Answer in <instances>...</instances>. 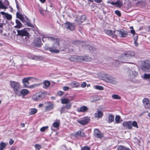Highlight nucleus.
Returning a JSON list of instances; mask_svg holds the SVG:
<instances>
[{"label": "nucleus", "mask_w": 150, "mask_h": 150, "mask_svg": "<svg viewBox=\"0 0 150 150\" xmlns=\"http://www.w3.org/2000/svg\"><path fill=\"white\" fill-rule=\"evenodd\" d=\"M116 32L117 35L121 37H126L127 36V34L126 31L117 30Z\"/></svg>", "instance_id": "13"}, {"label": "nucleus", "mask_w": 150, "mask_h": 150, "mask_svg": "<svg viewBox=\"0 0 150 150\" xmlns=\"http://www.w3.org/2000/svg\"><path fill=\"white\" fill-rule=\"evenodd\" d=\"M16 22L17 24V25L14 26V27L16 28H19V20H16Z\"/></svg>", "instance_id": "57"}, {"label": "nucleus", "mask_w": 150, "mask_h": 150, "mask_svg": "<svg viewBox=\"0 0 150 150\" xmlns=\"http://www.w3.org/2000/svg\"><path fill=\"white\" fill-rule=\"evenodd\" d=\"M30 58L31 59H38V56H34L33 55H32Z\"/></svg>", "instance_id": "52"}, {"label": "nucleus", "mask_w": 150, "mask_h": 150, "mask_svg": "<svg viewBox=\"0 0 150 150\" xmlns=\"http://www.w3.org/2000/svg\"><path fill=\"white\" fill-rule=\"evenodd\" d=\"M131 125L132 127V126H133L134 127H136L137 128H138V127L137 125V123L135 121H134L132 123L131 122Z\"/></svg>", "instance_id": "43"}, {"label": "nucleus", "mask_w": 150, "mask_h": 150, "mask_svg": "<svg viewBox=\"0 0 150 150\" xmlns=\"http://www.w3.org/2000/svg\"><path fill=\"white\" fill-rule=\"evenodd\" d=\"M44 85L45 87L43 86V87L44 88H46L47 87L49 86L50 85V82L49 81H45L44 82Z\"/></svg>", "instance_id": "39"}, {"label": "nucleus", "mask_w": 150, "mask_h": 150, "mask_svg": "<svg viewBox=\"0 0 150 150\" xmlns=\"http://www.w3.org/2000/svg\"><path fill=\"white\" fill-rule=\"evenodd\" d=\"M103 115V113L100 111H98L95 114V116L96 117H101Z\"/></svg>", "instance_id": "24"}, {"label": "nucleus", "mask_w": 150, "mask_h": 150, "mask_svg": "<svg viewBox=\"0 0 150 150\" xmlns=\"http://www.w3.org/2000/svg\"><path fill=\"white\" fill-rule=\"evenodd\" d=\"M60 111L61 114L67 112L66 109L64 105H63Z\"/></svg>", "instance_id": "38"}, {"label": "nucleus", "mask_w": 150, "mask_h": 150, "mask_svg": "<svg viewBox=\"0 0 150 150\" xmlns=\"http://www.w3.org/2000/svg\"><path fill=\"white\" fill-rule=\"evenodd\" d=\"M77 62H81L83 61L84 56H77Z\"/></svg>", "instance_id": "37"}, {"label": "nucleus", "mask_w": 150, "mask_h": 150, "mask_svg": "<svg viewBox=\"0 0 150 150\" xmlns=\"http://www.w3.org/2000/svg\"><path fill=\"white\" fill-rule=\"evenodd\" d=\"M39 11L41 14H42L43 15H44L43 11L42 9L40 10Z\"/></svg>", "instance_id": "64"}, {"label": "nucleus", "mask_w": 150, "mask_h": 150, "mask_svg": "<svg viewBox=\"0 0 150 150\" xmlns=\"http://www.w3.org/2000/svg\"><path fill=\"white\" fill-rule=\"evenodd\" d=\"M71 105L70 103L67 104L65 106H64L65 107L66 109L69 110L71 108Z\"/></svg>", "instance_id": "45"}, {"label": "nucleus", "mask_w": 150, "mask_h": 150, "mask_svg": "<svg viewBox=\"0 0 150 150\" xmlns=\"http://www.w3.org/2000/svg\"><path fill=\"white\" fill-rule=\"evenodd\" d=\"M34 33L35 35H34V36H36L37 35H39L40 34L38 30H33Z\"/></svg>", "instance_id": "51"}, {"label": "nucleus", "mask_w": 150, "mask_h": 150, "mask_svg": "<svg viewBox=\"0 0 150 150\" xmlns=\"http://www.w3.org/2000/svg\"><path fill=\"white\" fill-rule=\"evenodd\" d=\"M127 75L128 79L131 80L137 76L138 73L134 69H129L127 71Z\"/></svg>", "instance_id": "4"}, {"label": "nucleus", "mask_w": 150, "mask_h": 150, "mask_svg": "<svg viewBox=\"0 0 150 150\" xmlns=\"http://www.w3.org/2000/svg\"><path fill=\"white\" fill-rule=\"evenodd\" d=\"M69 88V87L67 86H64L63 87V89L64 91L68 90Z\"/></svg>", "instance_id": "59"}, {"label": "nucleus", "mask_w": 150, "mask_h": 150, "mask_svg": "<svg viewBox=\"0 0 150 150\" xmlns=\"http://www.w3.org/2000/svg\"><path fill=\"white\" fill-rule=\"evenodd\" d=\"M117 150H130L128 147L122 145L119 146L117 148Z\"/></svg>", "instance_id": "23"}, {"label": "nucleus", "mask_w": 150, "mask_h": 150, "mask_svg": "<svg viewBox=\"0 0 150 150\" xmlns=\"http://www.w3.org/2000/svg\"><path fill=\"white\" fill-rule=\"evenodd\" d=\"M88 110V108L85 106H83L81 107L78 110L79 112H83L86 111Z\"/></svg>", "instance_id": "22"}, {"label": "nucleus", "mask_w": 150, "mask_h": 150, "mask_svg": "<svg viewBox=\"0 0 150 150\" xmlns=\"http://www.w3.org/2000/svg\"><path fill=\"white\" fill-rule=\"evenodd\" d=\"M86 18V16L85 15H82L79 18H77L76 21L78 24H80L84 21Z\"/></svg>", "instance_id": "17"}, {"label": "nucleus", "mask_w": 150, "mask_h": 150, "mask_svg": "<svg viewBox=\"0 0 150 150\" xmlns=\"http://www.w3.org/2000/svg\"><path fill=\"white\" fill-rule=\"evenodd\" d=\"M130 33L133 35H135V33L134 30L133 29L131 30Z\"/></svg>", "instance_id": "60"}, {"label": "nucleus", "mask_w": 150, "mask_h": 150, "mask_svg": "<svg viewBox=\"0 0 150 150\" xmlns=\"http://www.w3.org/2000/svg\"><path fill=\"white\" fill-rule=\"evenodd\" d=\"M90 148L88 146H84L82 148L81 150H90Z\"/></svg>", "instance_id": "47"}, {"label": "nucleus", "mask_w": 150, "mask_h": 150, "mask_svg": "<svg viewBox=\"0 0 150 150\" xmlns=\"http://www.w3.org/2000/svg\"><path fill=\"white\" fill-rule=\"evenodd\" d=\"M44 104L45 106V110L46 111L52 110L54 107L53 105L49 102H45Z\"/></svg>", "instance_id": "11"}, {"label": "nucleus", "mask_w": 150, "mask_h": 150, "mask_svg": "<svg viewBox=\"0 0 150 150\" xmlns=\"http://www.w3.org/2000/svg\"><path fill=\"white\" fill-rule=\"evenodd\" d=\"M88 49L92 51H94L95 50V48L91 46H89Z\"/></svg>", "instance_id": "53"}, {"label": "nucleus", "mask_w": 150, "mask_h": 150, "mask_svg": "<svg viewBox=\"0 0 150 150\" xmlns=\"http://www.w3.org/2000/svg\"><path fill=\"white\" fill-rule=\"evenodd\" d=\"M31 78H32V77L24 78L22 79V82L23 84V86L24 87L28 88L29 86L28 85L29 84L28 81L30 80V79Z\"/></svg>", "instance_id": "14"}, {"label": "nucleus", "mask_w": 150, "mask_h": 150, "mask_svg": "<svg viewBox=\"0 0 150 150\" xmlns=\"http://www.w3.org/2000/svg\"><path fill=\"white\" fill-rule=\"evenodd\" d=\"M66 28L68 30L72 31L75 29V25L74 23L67 22L64 24Z\"/></svg>", "instance_id": "9"}, {"label": "nucleus", "mask_w": 150, "mask_h": 150, "mask_svg": "<svg viewBox=\"0 0 150 150\" xmlns=\"http://www.w3.org/2000/svg\"><path fill=\"white\" fill-rule=\"evenodd\" d=\"M95 88L96 89L99 90H103V87L101 86L96 85L95 86Z\"/></svg>", "instance_id": "41"}, {"label": "nucleus", "mask_w": 150, "mask_h": 150, "mask_svg": "<svg viewBox=\"0 0 150 150\" xmlns=\"http://www.w3.org/2000/svg\"><path fill=\"white\" fill-rule=\"evenodd\" d=\"M108 123H110L113 122L114 120V117L112 115H110L108 117Z\"/></svg>", "instance_id": "33"}, {"label": "nucleus", "mask_w": 150, "mask_h": 150, "mask_svg": "<svg viewBox=\"0 0 150 150\" xmlns=\"http://www.w3.org/2000/svg\"><path fill=\"white\" fill-rule=\"evenodd\" d=\"M53 125L54 127L57 128L59 126V123L58 122H54L53 123Z\"/></svg>", "instance_id": "44"}, {"label": "nucleus", "mask_w": 150, "mask_h": 150, "mask_svg": "<svg viewBox=\"0 0 150 150\" xmlns=\"http://www.w3.org/2000/svg\"><path fill=\"white\" fill-rule=\"evenodd\" d=\"M35 147L36 149H37L38 150H39L41 148V145L38 144H35Z\"/></svg>", "instance_id": "48"}, {"label": "nucleus", "mask_w": 150, "mask_h": 150, "mask_svg": "<svg viewBox=\"0 0 150 150\" xmlns=\"http://www.w3.org/2000/svg\"><path fill=\"white\" fill-rule=\"evenodd\" d=\"M33 42L35 46L40 47L41 45V38L39 37H37L34 39Z\"/></svg>", "instance_id": "16"}, {"label": "nucleus", "mask_w": 150, "mask_h": 150, "mask_svg": "<svg viewBox=\"0 0 150 150\" xmlns=\"http://www.w3.org/2000/svg\"><path fill=\"white\" fill-rule=\"evenodd\" d=\"M112 97L114 99H121L120 97L117 95L114 94L112 95Z\"/></svg>", "instance_id": "40"}, {"label": "nucleus", "mask_w": 150, "mask_h": 150, "mask_svg": "<svg viewBox=\"0 0 150 150\" xmlns=\"http://www.w3.org/2000/svg\"><path fill=\"white\" fill-rule=\"evenodd\" d=\"M83 58V61L86 62H90L91 59L90 57L86 56H84Z\"/></svg>", "instance_id": "35"}, {"label": "nucleus", "mask_w": 150, "mask_h": 150, "mask_svg": "<svg viewBox=\"0 0 150 150\" xmlns=\"http://www.w3.org/2000/svg\"><path fill=\"white\" fill-rule=\"evenodd\" d=\"M69 97L70 98V101L73 100H74V99L75 98V96H69Z\"/></svg>", "instance_id": "55"}, {"label": "nucleus", "mask_w": 150, "mask_h": 150, "mask_svg": "<svg viewBox=\"0 0 150 150\" xmlns=\"http://www.w3.org/2000/svg\"><path fill=\"white\" fill-rule=\"evenodd\" d=\"M21 93L22 95L26 96L29 93V91L27 89H25L22 90Z\"/></svg>", "instance_id": "28"}, {"label": "nucleus", "mask_w": 150, "mask_h": 150, "mask_svg": "<svg viewBox=\"0 0 150 150\" xmlns=\"http://www.w3.org/2000/svg\"><path fill=\"white\" fill-rule=\"evenodd\" d=\"M6 144L4 142H1L0 144V150H3L6 147Z\"/></svg>", "instance_id": "34"}, {"label": "nucleus", "mask_w": 150, "mask_h": 150, "mask_svg": "<svg viewBox=\"0 0 150 150\" xmlns=\"http://www.w3.org/2000/svg\"><path fill=\"white\" fill-rule=\"evenodd\" d=\"M13 33L14 34V36L15 37V39L16 40L15 38L16 37L17 40H18V36L19 35V30L18 29H15L13 31Z\"/></svg>", "instance_id": "29"}, {"label": "nucleus", "mask_w": 150, "mask_h": 150, "mask_svg": "<svg viewBox=\"0 0 150 150\" xmlns=\"http://www.w3.org/2000/svg\"><path fill=\"white\" fill-rule=\"evenodd\" d=\"M85 135L84 133L80 130L78 131L75 134V136L83 137Z\"/></svg>", "instance_id": "25"}, {"label": "nucleus", "mask_w": 150, "mask_h": 150, "mask_svg": "<svg viewBox=\"0 0 150 150\" xmlns=\"http://www.w3.org/2000/svg\"><path fill=\"white\" fill-rule=\"evenodd\" d=\"M0 8L1 9H6L7 8L4 5L2 4V2L0 0Z\"/></svg>", "instance_id": "46"}, {"label": "nucleus", "mask_w": 150, "mask_h": 150, "mask_svg": "<svg viewBox=\"0 0 150 150\" xmlns=\"http://www.w3.org/2000/svg\"><path fill=\"white\" fill-rule=\"evenodd\" d=\"M143 105L146 108H150V104L149 100L147 98H144L142 100Z\"/></svg>", "instance_id": "15"}, {"label": "nucleus", "mask_w": 150, "mask_h": 150, "mask_svg": "<svg viewBox=\"0 0 150 150\" xmlns=\"http://www.w3.org/2000/svg\"><path fill=\"white\" fill-rule=\"evenodd\" d=\"M30 115H33L36 113L37 112V110L35 108H31L30 109Z\"/></svg>", "instance_id": "32"}, {"label": "nucleus", "mask_w": 150, "mask_h": 150, "mask_svg": "<svg viewBox=\"0 0 150 150\" xmlns=\"http://www.w3.org/2000/svg\"><path fill=\"white\" fill-rule=\"evenodd\" d=\"M10 85L11 87L13 89L15 93L18 95L19 93V84L15 81H10Z\"/></svg>", "instance_id": "6"}, {"label": "nucleus", "mask_w": 150, "mask_h": 150, "mask_svg": "<svg viewBox=\"0 0 150 150\" xmlns=\"http://www.w3.org/2000/svg\"><path fill=\"white\" fill-rule=\"evenodd\" d=\"M134 52L132 51L125 52L121 54L120 59L123 60L126 59L127 58H130L134 56Z\"/></svg>", "instance_id": "5"}, {"label": "nucleus", "mask_w": 150, "mask_h": 150, "mask_svg": "<svg viewBox=\"0 0 150 150\" xmlns=\"http://www.w3.org/2000/svg\"><path fill=\"white\" fill-rule=\"evenodd\" d=\"M64 94V92L62 91H60L58 92L57 94L59 96H62Z\"/></svg>", "instance_id": "58"}, {"label": "nucleus", "mask_w": 150, "mask_h": 150, "mask_svg": "<svg viewBox=\"0 0 150 150\" xmlns=\"http://www.w3.org/2000/svg\"><path fill=\"white\" fill-rule=\"evenodd\" d=\"M123 5V3L122 1L120 0H117L115 2V6L117 7H120Z\"/></svg>", "instance_id": "26"}, {"label": "nucleus", "mask_w": 150, "mask_h": 150, "mask_svg": "<svg viewBox=\"0 0 150 150\" xmlns=\"http://www.w3.org/2000/svg\"><path fill=\"white\" fill-rule=\"evenodd\" d=\"M42 93L41 92H38L33 94L32 96V99L35 101H38L42 99Z\"/></svg>", "instance_id": "8"}, {"label": "nucleus", "mask_w": 150, "mask_h": 150, "mask_svg": "<svg viewBox=\"0 0 150 150\" xmlns=\"http://www.w3.org/2000/svg\"><path fill=\"white\" fill-rule=\"evenodd\" d=\"M40 84H35L31 85L29 86L28 88H35L36 87H37L39 86L40 85Z\"/></svg>", "instance_id": "36"}, {"label": "nucleus", "mask_w": 150, "mask_h": 150, "mask_svg": "<svg viewBox=\"0 0 150 150\" xmlns=\"http://www.w3.org/2000/svg\"><path fill=\"white\" fill-rule=\"evenodd\" d=\"M77 56H71L69 57V59L71 61L77 62Z\"/></svg>", "instance_id": "27"}, {"label": "nucleus", "mask_w": 150, "mask_h": 150, "mask_svg": "<svg viewBox=\"0 0 150 150\" xmlns=\"http://www.w3.org/2000/svg\"><path fill=\"white\" fill-rule=\"evenodd\" d=\"M0 13L4 16V17H5L8 20H11L12 18V16L8 13H5V12L2 11L0 12Z\"/></svg>", "instance_id": "20"}, {"label": "nucleus", "mask_w": 150, "mask_h": 150, "mask_svg": "<svg viewBox=\"0 0 150 150\" xmlns=\"http://www.w3.org/2000/svg\"><path fill=\"white\" fill-rule=\"evenodd\" d=\"M120 117L119 116L117 115L115 118V123H119Z\"/></svg>", "instance_id": "42"}, {"label": "nucleus", "mask_w": 150, "mask_h": 150, "mask_svg": "<svg viewBox=\"0 0 150 150\" xmlns=\"http://www.w3.org/2000/svg\"><path fill=\"white\" fill-rule=\"evenodd\" d=\"M115 13L118 16H120L121 15V13L120 12L116 10L115 11Z\"/></svg>", "instance_id": "54"}, {"label": "nucleus", "mask_w": 150, "mask_h": 150, "mask_svg": "<svg viewBox=\"0 0 150 150\" xmlns=\"http://www.w3.org/2000/svg\"><path fill=\"white\" fill-rule=\"evenodd\" d=\"M19 28H22V27H24V26H23V24H22L21 23V22H20L19 21Z\"/></svg>", "instance_id": "62"}, {"label": "nucleus", "mask_w": 150, "mask_h": 150, "mask_svg": "<svg viewBox=\"0 0 150 150\" xmlns=\"http://www.w3.org/2000/svg\"><path fill=\"white\" fill-rule=\"evenodd\" d=\"M19 16V20L23 23L24 25H27L28 26L33 27V25L30 23V20L25 15L20 13V11Z\"/></svg>", "instance_id": "3"}, {"label": "nucleus", "mask_w": 150, "mask_h": 150, "mask_svg": "<svg viewBox=\"0 0 150 150\" xmlns=\"http://www.w3.org/2000/svg\"><path fill=\"white\" fill-rule=\"evenodd\" d=\"M71 86L73 87H78L79 86V83L76 81H73L70 84Z\"/></svg>", "instance_id": "21"}, {"label": "nucleus", "mask_w": 150, "mask_h": 150, "mask_svg": "<svg viewBox=\"0 0 150 150\" xmlns=\"http://www.w3.org/2000/svg\"><path fill=\"white\" fill-rule=\"evenodd\" d=\"M70 101V100L68 98H64L61 99V102L62 104H67Z\"/></svg>", "instance_id": "31"}, {"label": "nucleus", "mask_w": 150, "mask_h": 150, "mask_svg": "<svg viewBox=\"0 0 150 150\" xmlns=\"http://www.w3.org/2000/svg\"><path fill=\"white\" fill-rule=\"evenodd\" d=\"M44 106V104H40L38 105L39 107H42Z\"/></svg>", "instance_id": "63"}, {"label": "nucleus", "mask_w": 150, "mask_h": 150, "mask_svg": "<svg viewBox=\"0 0 150 150\" xmlns=\"http://www.w3.org/2000/svg\"><path fill=\"white\" fill-rule=\"evenodd\" d=\"M122 125L126 128L130 129L132 128L131 121L124 122L122 123Z\"/></svg>", "instance_id": "18"}, {"label": "nucleus", "mask_w": 150, "mask_h": 150, "mask_svg": "<svg viewBox=\"0 0 150 150\" xmlns=\"http://www.w3.org/2000/svg\"><path fill=\"white\" fill-rule=\"evenodd\" d=\"M47 39L49 41H53L54 44L52 47H47L46 50H49L52 53H58L59 52V51L57 48L59 47V40L57 38H54L53 37H50L48 36L43 37L42 40L43 42H45L47 40Z\"/></svg>", "instance_id": "1"}, {"label": "nucleus", "mask_w": 150, "mask_h": 150, "mask_svg": "<svg viewBox=\"0 0 150 150\" xmlns=\"http://www.w3.org/2000/svg\"><path fill=\"white\" fill-rule=\"evenodd\" d=\"M13 142H14V141L12 139H10V140H9V144L10 145H12V144H13Z\"/></svg>", "instance_id": "61"}, {"label": "nucleus", "mask_w": 150, "mask_h": 150, "mask_svg": "<svg viewBox=\"0 0 150 150\" xmlns=\"http://www.w3.org/2000/svg\"><path fill=\"white\" fill-rule=\"evenodd\" d=\"M86 85V83L85 82H83L81 85V87L82 88H85Z\"/></svg>", "instance_id": "56"}, {"label": "nucleus", "mask_w": 150, "mask_h": 150, "mask_svg": "<svg viewBox=\"0 0 150 150\" xmlns=\"http://www.w3.org/2000/svg\"><path fill=\"white\" fill-rule=\"evenodd\" d=\"M48 128V127L47 126L44 127H42L40 129V130L42 132H44L46 129H47Z\"/></svg>", "instance_id": "49"}, {"label": "nucleus", "mask_w": 150, "mask_h": 150, "mask_svg": "<svg viewBox=\"0 0 150 150\" xmlns=\"http://www.w3.org/2000/svg\"><path fill=\"white\" fill-rule=\"evenodd\" d=\"M94 136L96 137L99 138L101 139L103 136V134L98 129H94Z\"/></svg>", "instance_id": "12"}, {"label": "nucleus", "mask_w": 150, "mask_h": 150, "mask_svg": "<svg viewBox=\"0 0 150 150\" xmlns=\"http://www.w3.org/2000/svg\"><path fill=\"white\" fill-rule=\"evenodd\" d=\"M142 69L145 71L150 72V61L147 60L144 62L141 66Z\"/></svg>", "instance_id": "7"}, {"label": "nucleus", "mask_w": 150, "mask_h": 150, "mask_svg": "<svg viewBox=\"0 0 150 150\" xmlns=\"http://www.w3.org/2000/svg\"><path fill=\"white\" fill-rule=\"evenodd\" d=\"M116 31H112V30H106L105 31V32L106 34L109 35H114L115 33V32Z\"/></svg>", "instance_id": "30"}, {"label": "nucleus", "mask_w": 150, "mask_h": 150, "mask_svg": "<svg viewBox=\"0 0 150 150\" xmlns=\"http://www.w3.org/2000/svg\"><path fill=\"white\" fill-rule=\"evenodd\" d=\"M101 78L102 79L107 82L112 83H116L115 79L108 74H103L101 75Z\"/></svg>", "instance_id": "2"}, {"label": "nucleus", "mask_w": 150, "mask_h": 150, "mask_svg": "<svg viewBox=\"0 0 150 150\" xmlns=\"http://www.w3.org/2000/svg\"><path fill=\"white\" fill-rule=\"evenodd\" d=\"M28 35L29 33L25 29V28L21 30H19V35L27 36Z\"/></svg>", "instance_id": "19"}, {"label": "nucleus", "mask_w": 150, "mask_h": 150, "mask_svg": "<svg viewBox=\"0 0 150 150\" xmlns=\"http://www.w3.org/2000/svg\"><path fill=\"white\" fill-rule=\"evenodd\" d=\"M144 76L145 79H149L150 78V74H145L144 75Z\"/></svg>", "instance_id": "50"}, {"label": "nucleus", "mask_w": 150, "mask_h": 150, "mask_svg": "<svg viewBox=\"0 0 150 150\" xmlns=\"http://www.w3.org/2000/svg\"><path fill=\"white\" fill-rule=\"evenodd\" d=\"M90 119L88 117L83 118L80 120H77V122L81 125H86L89 121Z\"/></svg>", "instance_id": "10"}]
</instances>
